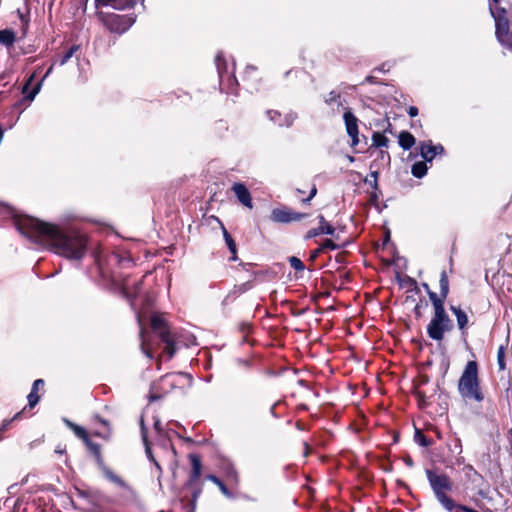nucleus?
<instances>
[{
  "mask_svg": "<svg viewBox=\"0 0 512 512\" xmlns=\"http://www.w3.org/2000/svg\"><path fill=\"white\" fill-rule=\"evenodd\" d=\"M189 460L191 463V472L184 487L192 491L191 506L194 509L196 502L203 489V482L201 481L202 462L197 454H190Z\"/></svg>",
  "mask_w": 512,
  "mask_h": 512,
  "instance_id": "5",
  "label": "nucleus"
},
{
  "mask_svg": "<svg viewBox=\"0 0 512 512\" xmlns=\"http://www.w3.org/2000/svg\"><path fill=\"white\" fill-rule=\"evenodd\" d=\"M440 295L447 298L449 293V280L446 271H442L439 279Z\"/></svg>",
  "mask_w": 512,
  "mask_h": 512,
  "instance_id": "33",
  "label": "nucleus"
},
{
  "mask_svg": "<svg viewBox=\"0 0 512 512\" xmlns=\"http://www.w3.org/2000/svg\"><path fill=\"white\" fill-rule=\"evenodd\" d=\"M25 410H26V408H24L22 411H20V412L16 413V414L13 416V418H12V419H10V420H4V422H3V424H2V426H1V428H0V432H1V431H5V430L8 428V426L10 425V423H11L12 421H14V420H18V419H21L22 415L25 413Z\"/></svg>",
  "mask_w": 512,
  "mask_h": 512,
  "instance_id": "51",
  "label": "nucleus"
},
{
  "mask_svg": "<svg viewBox=\"0 0 512 512\" xmlns=\"http://www.w3.org/2000/svg\"><path fill=\"white\" fill-rule=\"evenodd\" d=\"M317 219L319 221V226L316 228L310 229L306 233V235H305L306 240L317 237L322 234H327V235H331V236L334 235L335 228L329 222L326 221V219L323 215H321V214L318 215Z\"/></svg>",
  "mask_w": 512,
  "mask_h": 512,
  "instance_id": "14",
  "label": "nucleus"
},
{
  "mask_svg": "<svg viewBox=\"0 0 512 512\" xmlns=\"http://www.w3.org/2000/svg\"><path fill=\"white\" fill-rule=\"evenodd\" d=\"M435 156L444 154V147L441 144L434 145Z\"/></svg>",
  "mask_w": 512,
  "mask_h": 512,
  "instance_id": "60",
  "label": "nucleus"
},
{
  "mask_svg": "<svg viewBox=\"0 0 512 512\" xmlns=\"http://www.w3.org/2000/svg\"><path fill=\"white\" fill-rule=\"evenodd\" d=\"M347 246V243L337 244L332 239H325L321 244V249L324 252L325 250H339Z\"/></svg>",
  "mask_w": 512,
  "mask_h": 512,
  "instance_id": "39",
  "label": "nucleus"
},
{
  "mask_svg": "<svg viewBox=\"0 0 512 512\" xmlns=\"http://www.w3.org/2000/svg\"><path fill=\"white\" fill-rule=\"evenodd\" d=\"M405 464L409 467H412L413 466V460L408 457L407 459H405Z\"/></svg>",
  "mask_w": 512,
  "mask_h": 512,
  "instance_id": "64",
  "label": "nucleus"
},
{
  "mask_svg": "<svg viewBox=\"0 0 512 512\" xmlns=\"http://www.w3.org/2000/svg\"><path fill=\"white\" fill-rule=\"evenodd\" d=\"M79 50L80 45H72L62 56L54 61V64H58L59 66L65 65Z\"/></svg>",
  "mask_w": 512,
  "mask_h": 512,
  "instance_id": "28",
  "label": "nucleus"
},
{
  "mask_svg": "<svg viewBox=\"0 0 512 512\" xmlns=\"http://www.w3.org/2000/svg\"><path fill=\"white\" fill-rule=\"evenodd\" d=\"M497 363H498L499 370H501V371L505 370V368H506V363H505V347L503 345H501L498 348Z\"/></svg>",
  "mask_w": 512,
  "mask_h": 512,
  "instance_id": "45",
  "label": "nucleus"
},
{
  "mask_svg": "<svg viewBox=\"0 0 512 512\" xmlns=\"http://www.w3.org/2000/svg\"><path fill=\"white\" fill-rule=\"evenodd\" d=\"M408 115L413 118L416 117L419 113L418 108L416 106H410L407 110Z\"/></svg>",
  "mask_w": 512,
  "mask_h": 512,
  "instance_id": "59",
  "label": "nucleus"
},
{
  "mask_svg": "<svg viewBox=\"0 0 512 512\" xmlns=\"http://www.w3.org/2000/svg\"><path fill=\"white\" fill-rule=\"evenodd\" d=\"M427 294L433 306H437L445 302L446 298H443L441 295H437V293L432 290H428Z\"/></svg>",
  "mask_w": 512,
  "mask_h": 512,
  "instance_id": "47",
  "label": "nucleus"
},
{
  "mask_svg": "<svg viewBox=\"0 0 512 512\" xmlns=\"http://www.w3.org/2000/svg\"><path fill=\"white\" fill-rule=\"evenodd\" d=\"M414 441L419 445V446H422V447H429L432 445V441L427 438L424 433L416 428L415 429V433H414Z\"/></svg>",
  "mask_w": 512,
  "mask_h": 512,
  "instance_id": "34",
  "label": "nucleus"
},
{
  "mask_svg": "<svg viewBox=\"0 0 512 512\" xmlns=\"http://www.w3.org/2000/svg\"><path fill=\"white\" fill-rule=\"evenodd\" d=\"M44 386V380L43 379H37L33 382V385H32V388L31 390L32 391H36V393L38 392V389L39 387H43Z\"/></svg>",
  "mask_w": 512,
  "mask_h": 512,
  "instance_id": "57",
  "label": "nucleus"
},
{
  "mask_svg": "<svg viewBox=\"0 0 512 512\" xmlns=\"http://www.w3.org/2000/svg\"><path fill=\"white\" fill-rule=\"evenodd\" d=\"M390 155L386 150H380L378 153V158L375 159L371 165L370 169L376 168L377 170L380 166H388L390 164Z\"/></svg>",
  "mask_w": 512,
  "mask_h": 512,
  "instance_id": "26",
  "label": "nucleus"
},
{
  "mask_svg": "<svg viewBox=\"0 0 512 512\" xmlns=\"http://www.w3.org/2000/svg\"><path fill=\"white\" fill-rule=\"evenodd\" d=\"M389 139L380 132H374L372 134V147L383 148L388 146Z\"/></svg>",
  "mask_w": 512,
  "mask_h": 512,
  "instance_id": "32",
  "label": "nucleus"
},
{
  "mask_svg": "<svg viewBox=\"0 0 512 512\" xmlns=\"http://www.w3.org/2000/svg\"><path fill=\"white\" fill-rule=\"evenodd\" d=\"M151 327L166 344V353L169 358H172L175 354L176 348L167 322L160 315H153L151 317Z\"/></svg>",
  "mask_w": 512,
  "mask_h": 512,
  "instance_id": "6",
  "label": "nucleus"
},
{
  "mask_svg": "<svg viewBox=\"0 0 512 512\" xmlns=\"http://www.w3.org/2000/svg\"><path fill=\"white\" fill-rule=\"evenodd\" d=\"M140 430H141L142 442L145 447V454H146L147 458L149 459V461L153 462V461H155L156 458L153 455V452L151 449V443L148 440V431H147V427L145 425L143 417L140 418Z\"/></svg>",
  "mask_w": 512,
  "mask_h": 512,
  "instance_id": "18",
  "label": "nucleus"
},
{
  "mask_svg": "<svg viewBox=\"0 0 512 512\" xmlns=\"http://www.w3.org/2000/svg\"><path fill=\"white\" fill-rule=\"evenodd\" d=\"M459 511H462V512H479L471 507H468V506H465V505H461V504H456V507L454 509V512H459Z\"/></svg>",
  "mask_w": 512,
  "mask_h": 512,
  "instance_id": "55",
  "label": "nucleus"
},
{
  "mask_svg": "<svg viewBox=\"0 0 512 512\" xmlns=\"http://www.w3.org/2000/svg\"><path fill=\"white\" fill-rule=\"evenodd\" d=\"M215 64L219 75L220 84L222 85L224 82H227L229 85V93H233L232 86L234 84L237 85V79L233 72H228V66L222 53H218L216 55Z\"/></svg>",
  "mask_w": 512,
  "mask_h": 512,
  "instance_id": "9",
  "label": "nucleus"
},
{
  "mask_svg": "<svg viewBox=\"0 0 512 512\" xmlns=\"http://www.w3.org/2000/svg\"><path fill=\"white\" fill-rule=\"evenodd\" d=\"M153 427L156 434L160 436L162 435V432H164V428L162 427L161 421L158 417H154Z\"/></svg>",
  "mask_w": 512,
  "mask_h": 512,
  "instance_id": "54",
  "label": "nucleus"
},
{
  "mask_svg": "<svg viewBox=\"0 0 512 512\" xmlns=\"http://www.w3.org/2000/svg\"><path fill=\"white\" fill-rule=\"evenodd\" d=\"M108 263L126 267L132 264V259L129 257L121 256L119 253L113 252L108 256Z\"/></svg>",
  "mask_w": 512,
  "mask_h": 512,
  "instance_id": "27",
  "label": "nucleus"
},
{
  "mask_svg": "<svg viewBox=\"0 0 512 512\" xmlns=\"http://www.w3.org/2000/svg\"><path fill=\"white\" fill-rule=\"evenodd\" d=\"M155 466V469L158 473V478H160L161 474H162V467L161 465L159 464V462L155 459V461L152 462Z\"/></svg>",
  "mask_w": 512,
  "mask_h": 512,
  "instance_id": "61",
  "label": "nucleus"
},
{
  "mask_svg": "<svg viewBox=\"0 0 512 512\" xmlns=\"http://www.w3.org/2000/svg\"><path fill=\"white\" fill-rule=\"evenodd\" d=\"M316 194H317V188H316V185H313L310 190L309 196L307 198H304L302 200V202L309 203L315 197Z\"/></svg>",
  "mask_w": 512,
  "mask_h": 512,
  "instance_id": "56",
  "label": "nucleus"
},
{
  "mask_svg": "<svg viewBox=\"0 0 512 512\" xmlns=\"http://www.w3.org/2000/svg\"><path fill=\"white\" fill-rule=\"evenodd\" d=\"M415 396L421 407H425L428 404L427 397L424 392L418 390L415 392Z\"/></svg>",
  "mask_w": 512,
  "mask_h": 512,
  "instance_id": "53",
  "label": "nucleus"
},
{
  "mask_svg": "<svg viewBox=\"0 0 512 512\" xmlns=\"http://www.w3.org/2000/svg\"><path fill=\"white\" fill-rule=\"evenodd\" d=\"M433 307H434V316L432 319L444 320V322L451 321V319L449 318L448 314L445 311L444 303L439 304L437 306H433Z\"/></svg>",
  "mask_w": 512,
  "mask_h": 512,
  "instance_id": "37",
  "label": "nucleus"
},
{
  "mask_svg": "<svg viewBox=\"0 0 512 512\" xmlns=\"http://www.w3.org/2000/svg\"><path fill=\"white\" fill-rule=\"evenodd\" d=\"M321 253H323L321 247H318L317 249L311 251L310 260L314 261Z\"/></svg>",
  "mask_w": 512,
  "mask_h": 512,
  "instance_id": "58",
  "label": "nucleus"
},
{
  "mask_svg": "<svg viewBox=\"0 0 512 512\" xmlns=\"http://www.w3.org/2000/svg\"><path fill=\"white\" fill-rule=\"evenodd\" d=\"M134 20L126 15H118L115 13L108 14L105 18V24L111 32L124 33L127 31Z\"/></svg>",
  "mask_w": 512,
  "mask_h": 512,
  "instance_id": "7",
  "label": "nucleus"
},
{
  "mask_svg": "<svg viewBox=\"0 0 512 512\" xmlns=\"http://www.w3.org/2000/svg\"><path fill=\"white\" fill-rule=\"evenodd\" d=\"M365 82L370 83V84H375V83H376V81H375V77H373V76L369 75V76H367V77L365 78Z\"/></svg>",
  "mask_w": 512,
  "mask_h": 512,
  "instance_id": "62",
  "label": "nucleus"
},
{
  "mask_svg": "<svg viewBox=\"0 0 512 512\" xmlns=\"http://www.w3.org/2000/svg\"><path fill=\"white\" fill-rule=\"evenodd\" d=\"M220 468L230 482L236 485L240 483L239 472L235 466V463L231 459L222 458L220 462Z\"/></svg>",
  "mask_w": 512,
  "mask_h": 512,
  "instance_id": "15",
  "label": "nucleus"
},
{
  "mask_svg": "<svg viewBox=\"0 0 512 512\" xmlns=\"http://www.w3.org/2000/svg\"><path fill=\"white\" fill-rule=\"evenodd\" d=\"M324 102L327 105H332L333 103H336L338 107H344L345 99L342 97L340 92L332 90L325 97Z\"/></svg>",
  "mask_w": 512,
  "mask_h": 512,
  "instance_id": "29",
  "label": "nucleus"
},
{
  "mask_svg": "<svg viewBox=\"0 0 512 512\" xmlns=\"http://www.w3.org/2000/svg\"><path fill=\"white\" fill-rule=\"evenodd\" d=\"M221 229H222V233H223V238L225 240V243H226L229 251L231 252V254H236L235 241L233 240L232 236L229 234V232L226 230V228L224 227V225L222 223H221Z\"/></svg>",
  "mask_w": 512,
  "mask_h": 512,
  "instance_id": "35",
  "label": "nucleus"
},
{
  "mask_svg": "<svg viewBox=\"0 0 512 512\" xmlns=\"http://www.w3.org/2000/svg\"><path fill=\"white\" fill-rule=\"evenodd\" d=\"M419 152L425 162H432L435 158V150L432 141H422L419 143Z\"/></svg>",
  "mask_w": 512,
  "mask_h": 512,
  "instance_id": "19",
  "label": "nucleus"
},
{
  "mask_svg": "<svg viewBox=\"0 0 512 512\" xmlns=\"http://www.w3.org/2000/svg\"><path fill=\"white\" fill-rule=\"evenodd\" d=\"M426 162H416L412 165L411 173L415 178L421 179L427 174Z\"/></svg>",
  "mask_w": 512,
  "mask_h": 512,
  "instance_id": "31",
  "label": "nucleus"
},
{
  "mask_svg": "<svg viewBox=\"0 0 512 512\" xmlns=\"http://www.w3.org/2000/svg\"><path fill=\"white\" fill-rule=\"evenodd\" d=\"M142 283H143V279H140L139 281L134 283L133 292L129 291V284L124 285L123 293H124L125 297L128 299V301L130 302V305L133 309L135 307V300L138 297V295L140 294Z\"/></svg>",
  "mask_w": 512,
  "mask_h": 512,
  "instance_id": "20",
  "label": "nucleus"
},
{
  "mask_svg": "<svg viewBox=\"0 0 512 512\" xmlns=\"http://www.w3.org/2000/svg\"><path fill=\"white\" fill-rule=\"evenodd\" d=\"M305 216V214L293 212L287 208H275L272 210L271 220L277 223H290L293 221H299Z\"/></svg>",
  "mask_w": 512,
  "mask_h": 512,
  "instance_id": "11",
  "label": "nucleus"
},
{
  "mask_svg": "<svg viewBox=\"0 0 512 512\" xmlns=\"http://www.w3.org/2000/svg\"><path fill=\"white\" fill-rule=\"evenodd\" d=\"M426 476L438 502L448 512H453L456 503L446 494L447 491L452 490V483L449 477L446 474H437L433 470H426Z\"/></svg>",
  "mask_w": 512,
  "mask_h": 512,
  "instance_id": "3",
  "label": "nucleus"
},
{
  "mask_svg": "<svg viewBox=\"0 0 512 512\" xmlns=\"http://www.w3.org/2000/svg\"><path fill=\"white\" fill-rule=\"evenodd\" d=\"M73 431H74L75 435L77 437L81 438L84 442L88 441L89 436L87 434V431L83 427H81L79 425H73Z\"/></svg>",
  "mask_w": 512,
  "mask_h": 512,
  "instance_id": "48",
  "label": "nucleus"
},
{
  "mask_svg": "<svg viewBox=\"0 0 512 512\" xmlns=\"http://www.w3.org/2000/svg\"><path fill=\"white\" fill-rule=\"evenodd\" d=\"M235 364L238 368L249 370L251 368V361L245 358H237L235 359Z\"/></svg>",
  "mask_w": 512,
  "mask_h": 512,
  "instance_id": "52",
  "label": "nucleus"
},
{
  "mask_svg": "<svg viewBox=\"0 0 512 512\" xmlns=\"http://www.w3.org/2000/svg\"><path fill=\"white\" fill-rule=\"evenodd\" d=\"M458 391L464 400L482 402L484 394L481 391L478 378V364L476 361H469L458 381Z\"/></svg>",
  "mask_w": 512,
  "mask_h": 512,
  "instance_id": "2",
  "label": "nucleus"
},
{
  "mask_svg": "<svg viewBox=\"0 0 512 512\" xmlns=\"http://www.w3.org/2000/svg\"><path fill=\"white\" fill-rule=\"evenodd\" d=\"M232 190L241 204L250 209L253 207L251 194L243 183H234Z\"/></svg>",
  "mask_w": 512,
  "mask_h": 512,
  "instance_id": "16",
  "label": "nucleus"
},
{
  "mask_svg": "<svg viewBox=\"0 0 512 512\" xmlns=\"http://www.w3.org/2000/svg\"><path fill=\"white\" fill-rule=\"evenodd\" d=\"M105 476L109 481L115 483L116 485H118L121 488L128 487L126 482L122 478H120L118 475H116L113 471H111L109 469H105Z\"/></svg>",
  "mask_w": 512,
  "mask_h": 512,
  "instance_id": "36",
  "label": "nucleus"
},
{
  "mask_svg": "<svg viewBox=\"0 0 512 512\" xmlns=\"http://www.w3.org/2000/svg\"><path fill=\"white\" fill-rule=\"evenodd\" d=\"M490 13L495 21V36L498 42L503 47L512 51V33L509 31V21L506 18V9L503 7L493 8L490 4Z\"/></svg>",
  "mask_w": 512,
  "mask_h": 512,
  "instance_id": "4",
  "label": "nucleus"
},
{
  "mask_svg": "<svg viewBox=\"0 0 512 512\" xmlns=\"http://www.w3.org/2000/svg\"><path fill=\"white\" fill-rule=\"evenodd\" d=\"M253 288V281H246L240 285H235L232 290L223 299L222 304L228 305L232 303L241 294L251 290Z\"/></svg>",
  "mask_w": 512,
  "mask_h": 512,
  "instance_id": "17",
  "label": "nucleus"
},
{
  "mask_svg": "<svg viewBox=\"0 0 512 512\" xmlns=\"http://www.w3.org/2000/svg\"><path fill=\"white\" fill-rule=\"evenodd\" d=\"M398 143L403 150H410L415 144V137L407 131H402L398 136Z\"/></svg>",
  "mask_w": 512,
  "mask_h": 512,
  "instance_id": "22",
  "label": "nucleus"
},
{
  "mask_svg": "<svg viewBox=\"0 0 512 512\" xmlns=\"http://www.w3.org/2000/svg\"><path fill=\"white\" fill-rule=\"evenodd\" d=\"M450 310L454 313L456 317L458 328L460 330H464L468 324V317L466 313L460 307L457 306H451Z\"/></svg>",
  "mask_w": 512,
  "mask_h": 512,
  "instance_id": "24",
  "label": "nucleus"
},
{
  "mask_svg": "<svg viewBox=\"0 0 512 512\" xmlns=\"http://www.w3.org/2000/svg\"><path fill=\"white\" fill-rule=\"evenodd\" d=\"M156 443L161 446L163 449H170L173 455H176V449L171 443L169 439V431L162 432V435L156 434Z\"/></svg>",
  "mask_w": 512,
  "mask_h": 512,
  "instance_id": "25",
  "label": "nucleus"
},
{
  "mask_svg": "<svg viewBox=\"0 0 512 512\" xmlns=\"http://www.w3.org/2000/svg\"><path fill=\"white\" fill-rule=\"evenodd\" d=\"M54 65L55 64L53 62L52 65L47 69V71L44 74L43 78L29 92H28V89H29V87H30V85H31V83H32V81L34 79V75L32 74L28 78V80L26 81V83L22 87V93L24 94V99H26V100H28L30 102L34 100L35 96L39 93V91L41 89L42 82L52 72Z\"/></svg>",
  "mask_w": 512,
  "mask_h": 512,
  "instance_id": "13",
  "label": "nucleus"
},
{
  "mask_svg": "<svg viewBox=\"0 0 512 512\" xmlns=\"http://www.w3.org/2000/svg\"><path fill=\"white\" fill-rule=\"evenodd\" d=\"M267 116L270 121H272L274 124L278 125L279 127H290L293 125L294 121L297 119V113L296 112H289L286 115H282L277 110H268Z\"/></svg>",
  "mask_w": 512,
  "mask_h": 512,
  "instance_id": "12",
  "label": "nucleus"
},
{
  "mask_svg": "<svg viewBox=\"0 0 512 512\" xmlns=\"http://www.w3.org/2000/svg\"><path fill=\"white\" fill-rule=\"evenodd\" d=\"M378 176H379L378 170L371 169V172L369 174L370 178H366L365 183L369 184L374 190H377L378 189Z\"/></svg>",
  "mask_w": 512,
  "mask_h": 512,
  "instance_id": "44",
  "label": "nucleus"
},
{
  "mask_svg": "<svg viewBox=\"0 0 512 512\" xmlns=\"http://www.w3.org/2000/svg\"><path fill=\"white\" fill-rule=\"evenodd\" d=\"M140 339H141V349H142V352L149 358V359H152L153 358V354L152 352L150 351V348L148 347V343H147V340H146V336H145V333H144V329L141 328L140 329Z\"/></svg>",
  "mask_w": 512,
  "mask_h": 512,
  "instance_id": "41",
  "label": "nucleus"
},
{
  "mask_svg": "<svg viewBox=\"0 0 512 512\" xmlns=\"http://www.w3.org/2000/svg\"><path fill=\"white\" fill-rule=\"evenodd\" d=\"M27 400L29 408H33L38 404L40 396L38 395V393H36V391L31 390L27 396Z\"/></svg>",
  "mask_w": 512,
  "mask_h": 512,
  "instance_id": "50",
  "label": "nucleus"
},
{
  "mask_svg": "<svg viewBox=\"0 0 512 512\" xmlns=\"http://www.w3.org/2000/svg\"><path fill=\"white\" fill-rule=\"evenodd\" d=\"M343 120L347 135L351 138V147L359 144L358 118L353 114L350 108H346L343 114Z\"/></svg>",
  "mask_w": 512,
  "mask_h": 512,
  "instance_id": "8",
  "label": "nucleus"
},
{
  "mask_svg": "<svg viewBox=\"0 0 512 512\" xmlns=\"http://www.w3.org/2000/svg\"><path fill=\"white\" fill-rule=\"evenodd\" d=\"M177 377H189L191 379V377L186 374V373H178V374H166L165 376H163L161 378V382L165 383V384H169L170 386H174L175 385V378Z\"/></svg>",
  "mask_w": 512,
  "mask_h": 512,
  "instance_id": "43",
  "label": "nucleus"
},
{
  "mask_svg": "<svg viewBox=\"0 0 512 512\" xmlns=\"http://www.w3.org/2000/svg\"><path fill=\"white\" fill-rule=\"evenodd\" d=\"M14 225L35 248H45L75 261H80L87 252L88 237L77 228L60 227L35 218L14 220Z\"/></svg>",
  "mask_w": 512,
  "mask_h": 512,
  "instance_id": "1",
  "label": "nucleus"
},
{
  "mask_svg": "<svg viewBox=\"0 0 512 512\" xmlns=\"http://www.w3.org/2000/svg\"><path fill=\"white\" fill-rule=\"evenodd\" d=\"M427 294L433 306H437L445 302L446 298H443L441 295H437V293L432 290H428Z\"/></svg>",
  "mask_w": 512,
  "mask_h": 512,
  "instance_id": "46",
  "label": "nucleus"
},
{
  "mask_svg": "<svg viewBox=\"0 0 512 512\" xmlns=\"http://www.w3.org/2000/svg\"><path fill=\"white\" fill-rule=\"evenodd\" d=\"M85 444L87 445L88 449L91 451V453L95 456L97 462H102V455H101V449L100 445L97 443H94L88 439V441H85Z\"/></svg>",
  "mask_w": 512,
  "mask_h": 512,
  "instance_id": "38",
  "label": "nucleus"
},
{
  "mask_svg": "<svg viewBox=\"0 0 512 512\" xmlns=\"http://www.w3.org/2000/svg\"><path fill=\"white\" fill-rule=\"evenodd\" d=\"M288 262L290 266L297 272H303L305 270L304 263L296 256H290L288 258Z\"/></svg>",
  "mask_w": 512,
  "mask_h": 512,
  "instance_id": "42",
  "label": "nucleus"
},
{
  "mask_svg": "<svg viewBox=\"0 0 512 512\" xmlns=\"http://www.w3.org/2000/svg\"><path fill=\"white\" fill-rule=\"evenodd\" d=\"M16 40L14 31L10 29L0 30V43L5 46H12Z\"/></svg>",
  "mask_w": 512,
  "mask_h": 512,
  "instance_id": "30",
  "label": "nucleus"
},
{
  "mask_svg": "<svg viewBox=\"0 0 512 512\" xmlns=\"http://www.w3.org/2000/svg\"><path fill=\"white\" fill-rule=\"evenodd\" d=\"M205 480H209L213 482L217 487L220 489L223 495H225L227 498L232 499L234 498L233 493L227 488V486L224 484V482L218 478L214 474H208L205 476Z\"/></svg>",
  "mask_w": 512,
  "mask_h": 512,
  "instance_id": "23",
  "label": "nucleus"
},
{
  "mask_svg": "<svg viewBox=\"0 0 512 512\" xmlns=\"http://www.w3.org/2000/svg\"><path fill=\"white\" fill-rule=\"evenodd\" d=\"M452 328V321L444 322V320L431 319L427 326V334L431 339L441 341L444 338L445 332L451 331Z\"/></svg>",
  "mask_w": 512,
  "mask_h": 512,
  "instance_id": "10",
  "label": "nucleus"
},
{
  "mask_svg": "<svg viewBox=\"0 0 512 512\" xmlns=\"http://www.w3.org/2000/svg\"><path fill=\"white\" fill-rule=\"evenodd\" d=\"M449 450L451 453L460 455L462 453V444L461 440L458 437H454L451 439L450 443L448 444Z\"/></svg>",
  "mask_w": 512,
  "mask_h": 512,
  "instance_id": "40",
  "label": "nucleus"
},
{
  "mask_svg": "<svg viewBox=\"0 0 512 512\" xmlns=\"http://www.w3.org/2000/svg\"><path fill=\"white\" fill-rule=\"evenodd\" d=\"M158 399H160V396H159V395L151 394V395L149 396V401H150V402H153V401L158 400Z\"/></svg>",
  "mask_w": 512,
  "mask_h": 512,
  "instance_id": "63",
  "label": "nucleus"
},
{
  "mask_svg": "<svg viewBox=\"0 0 512 512\" xmlns=\"http://www.w3.org/2000/svg\"><path fill=\"white\" fill-rule=\"evenodd\" d=\"M428 306L427 301L420 300L414 307V315L417 319L422 317V310L425 309Z\"/></svg>",
  "mask_w": 512,
  "mask_h": 512,
  "instance_id": "49",
  "label": "nucleus"
},
{
  "mask_svg": "<svg viewBox=\"0 0 512 512\" xmlns=\"http://www.w3.org/2000/svg\"><path fill=\"white\" fill-rule=\"evenodd\" d=\"M396 279L401 288H409V291L414 292L415 294L419 293V288L417 282L414 278L405 275L401 276L399 273L396 274Z\"/></svg>",
  "mask_w": 512,
  "mask_h": 512,
  "instance_id": "21",
  "label": "nucleus"
}]
</instances>
